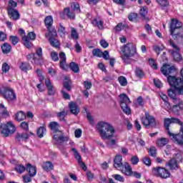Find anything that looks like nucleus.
Listing matches in <instances>:
<instances>
[{
    "label": "nucleus",
    "mask_w": 183,
    "mask_h": 183,
    "mask_svg": "<svg viewBox=\"0 0 183 183\" xmlns=\"http://www.w3.org/2000/svg\"><path fill=\"white\" fill-rule=\"evenodd\" d=\"M160 71L164 76L167 77V82L171 86V89L175 91L176 96H183V69L180 71L182 78L175 76L178 71L174 66L164 64L160 68Z\"/></svg>",
    "instance_id": "obj_1"
},
{
    "label": "nucleus",
    "mask_w": 183,
    "mask_h": 183,
    "mask_svg": "<svg viewBox=\"0 0 183 183\" xmlns=\"http://www.w3.org/2000/svg\"><path fill=\"white\" fill-rule=\"evenodd\" d=\"M164 125L169 137L178 144L183 145V123L178 118L164 119Z\"/></svg>",
    "instance_id": "obj_2"
},
{
    "label": "nucleus",
    "mask_w": 183,
    "mask_h": 183,
    "mask_svg": "<svg viewBox=\"0 0 183 183\" xmlns=\"http://www.w3.org/2000/svg\"><path fill=\"white\" fill-rule=\"evenodd\" d=\"M97 130L102 139H108L107 142V147H112L117 145V140L113 138L115 134V128L111 124L105 122H99L97 123Z\"/></svg>",
    "instance_id": "obj_3"
},
{
    "label": "nucleus",
    "mask_w": 183,
    "mask_h": 183,
    "mask_svg": "<svg viewBox=\"0 0 183 183\" xmlns=\"http://www.w3.org/2000/svg\"><path fill=\"white\" fill-rule=\"evenodd\" d=\"M49 128L52 131L53 134H54L53 139L56 142L64 144V142H68V141H69V137L65 136L62 130H59L61 125H59V123L57 122H50Z\"/></svg>",
    "instance_id": "obj_4"
},
{
    "label": "nucleus",
    "mask_w": 183,
    "mask_h": 183,
    "mask_svg": "<svg viewBox=\"0 0 183 183\" xmlns=\"http://www.w3.org/2000/svg\"><path fill=\"white\" fill-rule=\"evenodd\" d=\"M167 95L174 105L172 107V111L174 115H181L182 112L183 111V100L177 97L175 94V90L172 89H169L167 90Z\"/></svg>",
    "instance_id": "obj_5"
},
{
    "label": "nucleus",
    "mask_w": 183,
    "mask_h": 183,
    "mask_svg": "<svg viewBox=\"0 0 183 183\" xmlns=\"http://www.w3.org/2000/svg\"><path fill=\"white\" fill-rule=\"evenodd\" d=\"M114 167L124 175L131 174V165L128 162L122 163V156L117 154L114 159Z\"/></svg>",
    "instance_id": "obj_6"
},
{
    "label": "nucleus",
    "mask_w": 183,
    "mask_h": 183,
    "mask_svg": "<svg viewBox=\"0 0 183 183\" xmlns=\"http://www.w3.org/2000/svg\"><path fill=\"white\" fill-rule=\"evenodd\" d=\"M182 28V22L179 21L177 19H172L169 26L170 35L172 36L173 39H182L183 35L181 31H177V29H181Z\"/></svg>",
    "instance_id": "obj_7"
},
{
    "label": "nucleus",
    "mask_w": 183,
    "mask_h": 183,
    "mask_svg": "<svg viewBox=\"0 0 183 183\" xmlns=\"http://www.w3.org/2000/svg\"><path fill=\"white\" fill-rule=\"evenodd\" d=\"M0 95L7 102H15L16 101V93H15L14 89L9 86H2L0 88Z\"/></svg>",
    "instance_id": "obj_8"
},
{
    "label": "nucleus",
    "mask_w": 183,
    "mask_h": 183,
    "mask_svg": "<svg viewBox=\"0 0 183 183\" xmlns=\"http://www.w3.org/2000/svg\"><path fill=\"white\" fill-rule=\"evenodd\" d=\"M152 174L157 178H161L162 179H167L171 177V172L169 170L162 167H156L152 169Z\"/></svg>",
    "instance_id": "obj_9"
},
{
    "label": "nucleus",
    "mask_w": 183,
    "mask_h": 183,
    "mask_svg": "<svg viewBox=\"0 0 183 183\" xmlns=\"http://www.w3.org/2000/svg\"><path fill=\"white\" fill-rule=\"evenodd\" d=\"M120 98V107L126 115H131V107H129V104H131V99L125 94L119 95Z\"/></svg>",
    "instance_id": "obj_10"
},
{
    "label": "nucleus",
    "mask_w": 183,
    "mask_h": 183,
    "mask_svg": "<svg viewBox=\"0 0 183 183\" xmlns=\"http://www.w3.org/2000/svg\"><path fill=\"white\" fill-rule=\"evenodd\" d=\"M0 131L3 137L6 138L9 137V135H11V134H14L16 131V128L12 122H9L6 124H1Z\"/></svg>",
    "instance_id": "obj_11"
},
{
    "label": "nucleus",
    "mask_w": 183,
    "mask_h": 183,
    "mask_svg": "<svg viewBox=\"0 0 183 183\" xmlns=\"http://www.w3.org/2000/svg\"><path fill=\"white\" fill-rule=\"evenodd\" d=\"M142 124L145 127V128H155L157 127V121H155V117L151 116L149 112H146L144 113V117H142Z\"/></svg>",
    "instance_id": "obj_12"
},
{
    "label": "nucleus",
    "mask_w": 183,
    "mask_h": 183,
    "mask_svg": "<svg viewBox=\"0 0 183 183\" xmlns=\"http://www.w3.org/2000/svg\"><path fill=\"white\" fill-rule=\"evenodd\" d=\"M169 44L170 46L173 48V49H175V51L174 50L171 51V54L172 55L174 61L176 62H182V60H183L182 55L179 54V51H181V49L178 46H177V44H175L173 39H170L169 40Z\"/></svg>",
    "instance_id": "obj_13"
},
{
    "label": "nucleus",
    "mask_w": 183,
    "mask_h": 183,
    "mask_svg": "<svg viewBox=\"0 0 183 183\" xmlns=\"http://www.w3.org/2000/svg\"><path fill=\"white\" fill-rule=\"evenodd\" d=\"M35 39H36V34L34 31H30L26 36L22 37L23 45H24L27 49H31L32 46H34V44H32L31 41H35Z\"/></svg>",
    "instance_id": "obj_14"
},
{
    "label": "nucleus",
    "mask_w": 183,
    "mask_h": 183,
    "mask_svg": "<svg viewBox=\"0 0 183 183\" xmlns=\"http://www.w3.org/2000/svg\"><path fill=\"white\" fill-rule=\"evenodd\" d=\"M54 24V18L52 16H47L44 19V25L49 32V34H51L53 36H58V34L56 33V29L52 27Z\"/></svg>",
    "instance_id": "obj_15"
},
{
    "label": "nucleus",
    "mask_w": 183,
    "mask_h": 183,
    "mask_svg": "<svg viewBox=\"0 0 183 183\" xmlns=\"http://www.w3.org/2000/svg\"><path fill=\"white\" fill-rule=\"evenodd\" d=\"M121 51L124 55L134 56L137 54V46L132 43H128L121 47Z\"/></svg>",
    "instance_id": "obj_16"
},
{
    "label": "nucleus",
    "mask_w": 183,
    "mask_h": 183,
    "mask_svg": "<svg viewBox=\"0 0 183 183\" xmlns=\"http://www.w3.org/2000/svg\"><path fill=\"white\" fill-rule=\"evenodd\" d=\"M59 56L60 58L59 66L61 69H63V71H68L69 66H68V64H66V55L65 54V52L61 51L59 54Z\"/></svg>",
    "instance_id": "obj_17"
},
{
    "label": "nucleus",
    "mask_w": 183,
    "mask_h": 183,
    "mask_svg": "<svg viewBox=\"0 0 183 183\" xmlns=\"http://www.w3.org/2000/svg\"><path fill=\"white\" fill-rule=\"evenodd\" d=\"M72 152H74V158L78 161L79 165H80L81 168L83 169L84 171H86L88 169L86 165L82 162V157L78 152L76 148H71Z\"/></svg>",
    "instance_id": "obj_18"
},
{
    "label": "nucleus",
    "mask_w": 183,
    "mask_h": 183,
    "mask_svg": "<svg viewBox=\"0 0 183 183\" xmlns=\"http://www.w3.org/2000/svg\"><path fill=\"white\" fill-rule=\"evenodd\" d=\"M69 109L73 115H78L79 112H81V109L79 108V106H78V104L75 102H69Z\"/></svg>",
    "instance_id": "obj_19"
},
{
    "label": "nucleus",
    "mask_w": 183,
    "mask_h": 183,
    "mask_svg": "<svg viewBox=\"0 0 183 183\" xmlns=\"http://www.w3.org/2000/svg\"><path fill=\"white\" fill-rule=\"evenodd\" d=\"M7 14L10 19H12L13 21H18L21 18V14H19V11L16 9H10L9 10H7Z\"/></svg>",
    "instance_id": "obj_20"
},
{
    "label": "nucleus",
    "mask_w": 183,
    "mask_h": 183,
    "mask_svg": "<svg viewBox=\"0 0 183 183\" xmlns=\"http://www.w3.org/2000/svg\"><path fill=\"white\" fill-rule=\"evenodd\" d=\"M49 42L51 45V46H53V48H56L58 49L61 46V43L59 41L58 39H55L56 36H53L52 34H49Z\"/></svg>",
    "instance_id": "obj_21"
},
{
    "label": "nucleus",
    "mask_w": 183,
    "mask_h": 183,
    "mask_svg": "<svg viewBox=\"0 0 183 183\" xmlns=\"http://www.w3.org/2000/svg\"><path fill=\"white\" fill-rule=\"evenodd\" d=\"M139 14L142 18L143 21H146V22H149V17L147 16V15H148V7L142 6L139 9Z\"/></svg>",
    "instance_id": "obj_22"
},
{
    "label": "nucleus",
    "mask_w": 183,
    "mask_h": 183,
    "mask_svg": "<svg viewBox=\"0 0 183 183\" xmlns=\"http://www.w3.org/2000/svg\"><path fill=\"white\" fill-rule=\"evenodd\" d=\"M26 171L30 177H35V175H36V167L33 166L29 163L26 166Z\"/></svg>",
    "instance_id": "obj_23"
},
{
    "label": "nucleus",
    "mask_w": 183,
    "mask_h": 183,
    "mask_svg": "<svg viewBox=\"0 0 183 183\" xmlns=\"http://www.w3.org/2000/svg\"><path fill=\"white\" fill-rule=\"evenodd\" d=\"M1 52L4 54H8L12 51V46L8 42H4L1 46Z\"/></svg>",
    "instance_id": "obj_24"
},
{
    "label": "nucleus",
    "mask_w": 183,
    "mask_h": 183,
    "mask_svg": "<svg viewBox=\"0 0 183 183\" xmlns=\"http://www.w3.org/2000/svg\"><path fill=\"white\" fill-rule=\"evenodd\" d=\"M45 84L47 88L48 95L49 96L55 95V89H54V85H52V83H51V80L49 79L46 81Z\"/></svg>",
    "instance_id": "obj_25"
},
{
    "label": "nucleus",
    "mask_w": 183,
    "mask_h": 183,
    "mask_svg": "<svg viewBox=\"0 0 183 183\" xmlns=\"http://www.w3.org/2000/svg\"><path fill=\"white\" fill-rule=\"evenodd\" d=\"M29 139V134L28 133H17L16 134V141L21 142V141H26Z\"/></svg>",
    "instance_id": "obj_26"
},
{
    "label": "nucleus",
    "mask_w": 183,
    "mask_h": 183,
    "mask_svg": "<svg viewBox=\"0 0 183 183\" xmlns=\"http://www.w3.org/2000/svg\"><path fill=\"white\" fill-rule=\"evenodd\" d=\"M168 166L169 167V169L171 170L178 169L179 168L178 161L175 158H172L169 161Z\"/></svg>",
    "instance_id": "obj_27"
},
{
    "label": "nucleus",
    "mask_w": 183,
    "mask_h": 183,
    "mask_svg": "<svg viewBox=\"0 0 183 183\" xmlns=\"http://www.w3.org/2000/svg\"><path fill=\"white\" fill-rule=\"evenodd\" d=\"M27 61H31L33 65H41V62H39L38 57L35 56V54H29L26 56Z\"/></svg>",
    "instance_id": "obj_28"
},
{
    "label": "nucleus",
    "mask_w": 183,
    "mask_h": 183,
    "mask_svg": "<svg viewBox=\"0 0 183 183\" xmlns=\"http://www.w3.org/2000/svg\"><path fill=\"white\" fill-rule=\"evenodd\" d=\"M19 69L23 72H28V71H31V69H32V66H31V64L29 63H28L26 61H23L21 63V64L19 66Z\"/></svg>",
    "instance_id": "obj_29"
},
{
    "label": "nucleus",
    "mask_w": 183,
    "mask_h": 183,
    "mask_svg": "<svg viewBox=\"0 0 183 183\" xmlns=\"http://www.w3.org/2000/svg\"><path fill=\"white\" fill-rule=\"evenodd\" d=\"M72 81L71 79H68L63 81V88L64 91H67V92H71L72 91Z\"/></svg>",
    "instance_id": "obj_30"
},
{
    "label": "nucleus",
    "mask_w": 183,
    "mask_h": 183,
    "mask_svg": "<svg viewBox=\"0 0 183 183\" xmlns=\"http://www.w3.org/2000/svg\"><path fill=\"white\" fill-rule=\"evenodd\" d=\"M14 119H16V121H18L19 122H21V121L26 119V114H25V112H24L23 111H20L15 114Z\"/></svg>",
    "instance_id": "obj_31"
},
{
    "label": "nucleus",
    "mask_w": 183,
    "mask_h": 183,
    "mask_svg": "<svg viewBox=\"0 0 183 183\" xmlns=\"http://www.w3.org/2000/svg\"><path fill=\"white\" fill-rule=\"evenodd\" d=\"M35 55H37L38 58H37V61H39V62H40V65H42V62H44V57L43 55L44 54L42 53V48L41 47H39L36 49V53Z\"/></svg>",
    "instance_id": "obj_32"
},
{
    "label": "nucleus",
    "mask_w": 183,
    "mask_h": 183,
    "mask_svg": "<svg viewBox=\"0 0 183 183\" xmlns=\"http://www.w3.org/2000/svg\"><path fill=\"white\" fill-rule=\"evenodd\" d=\"M42 169L44 171L49 172V171H52V169H54V164H52L51 162H44L42 164Z\"/></svg>",
    "instance_id": "obj_33"
},
{
    "label": "nucleus",
    "mask_w": 183,
    "mask_h": 183,
    "mask_svg": "<svg viewBox=\"0 0 183 183\" xmlns=\"http://www.w3.org/2000/svg\"><path fill=\"white\" fill-rule=\"evenodd\" d=\"M168 142H169V140L167 138L162 137L157 140L156 144H157V147L162 148V147H165V145H167V144H168Z\"/></svg>",
    "instance_id": "obj_34"
},
{
    "label": "nucleus",
    "mask_w": 183,
    "mask_h": 183,
    "mask_svg": "<svg viewBox=\"0 0 183 183\" xmlns=\"http://www.w3.org/2000/svg\"><path fill=\"white\" fill-rule=\"evenodd\" d=\"M46 134V127L45 126L39 127L36 130V134L39 138H44V135Z\"/></svg>",
    "instance_id": "obj_35"
},
{
    "label": "nucleus",
    "mask_w": 183,
    "mask_h": 183,
    "mask_svg": "<svg viewBox=\"0 0 183 183\" xmlns=\"http://www.w3.org/2000/svg\"><path fill=\"white\" fill-rule=\"evenodd\" d=\"M93 26H97L99 29H104V21L102 20L98 21L97 18L93 19L92 21Z\"/></svg>",
    "instance_id": "obj_36"
},
{
    "label": "nucleus",
    "mask_w": 183,
    "mask_h": 183,
    "mask_svg": "<svg viewBox=\"0 0 183 183\" xmlns=\"http://www.w3.org/2000/svg\"><path fill=\"white\" fill-rule=\"evenodd\" d=\"M68 66L73 72H74V74H78V72H79V66L76 62H70Z\"/></svg>",
    "instance_id": "obj_37"
},
{
    "label": "nucleus",
    "mask_w": 183,
    "mask_h": 183,
    "mask_svg": "<svg viewBox=\"0 0 183 183\" xmlns=\"http://www.w3.org/2000/svg\"><path fill=\"white\" fill-rule=\"evenodd\" d=\"M64 14L66 15L69 19H75V13L71 11V9L69 7L64 9Z\"/></svg>",
    "instance_id": "obj_38"
},
{
    "label": "nucleus",
    "mask_w": 183,
    "mask_h": 183,
    "mask_svg": "<svg viewBox=\"0 0 183 183\" xmlns=\"http://www.w3.org/2000/svg\"><path fill=\"white\" fill-rule=\"evenodd\" d=\"M0 115L6 117H9V112H8V109L3 104H0Z\"/></svg>",
    "instance_id": "obj_39"
},
{
    "label": "nucleus",
    "mask_w": 183,
    "mask_h": 183,
    "mask_svg": "<svg viewBox=\"0 0 183 183\" xmlns=\"http://www.w3.org/2000/svg\"><path fill=\"white\" fill-rule=\"evenodd\" d=\"M66 115H68V113L65 112V109L56 113V117L59 118V121L64 122H66V120L65 119V117H66Z\"/></svg>",
    "instance_id": "obj_40"
},
{
    "label": "nucleus",
    "mask_w": 183,
    "mask_h": 183,
    "mask_svg": "<svg viewBox=\"0 0 183 183\" xmlns=\"http://www.w3.org/2000/svg\"><path fill=\"white\" fill-rule=\"evenodd\" d=\"M159 97L164 102V105H166L167 107H171V104L169 103V99L168 98V96L167 94L161 92L159 93Z\"/></svg>",
    "instance_id": "obj_41"
},
{
    "label": "nucleus",
    "mask_w": 183,
    "mask_h": 183,
    "mask_svg": "<svg viewBox=\"0 0 183 183\" xmlns=\"http://www.w3.org/2000/svg\"><path fill=\"white\" fill-rule=\"evenodd\" d=\"M156 2L162 8V9L169 6V1L168 0H156Z\"/></svg>",
    "instance_id": "obj_42"
},
{
    "label": "nucleus",
    "mask_w": 183,
    "mask_h": 183,
    "mask_svg": "<svg viewBox=\"0 0 183 183\" xmlns=\"http://www.w3.org/2000/svg\"><path fill=\"white\" fill-rule=\"evenodd\" d=\"M58 33L59 34L60 36L62 38L66 35V29L62 24H59V26L58 28Z\"/></svg>",
    "instance_id": "obj_43"
},
{
    "label": "nucleus",
    "mask_w": 183,
    "mask_h": 183,
    "mask_svg": "<svg viewBox=\"0 0 183 183\" xmlns=\"http://www.w3.org/2000/svg\"><path fill=\"white\" fill-rule=\"evenodd\" d=\"M148 154L149 157H152L153 158H157V147H149L148 149Z\"/></svg>",
    "instance_id": "obj_44"
},
{
    "label": "nucleus",
    "mask_w": 183,
    "mask_h": 183,
    "mask_svg": "<svg viewBox=\"0 0 183 183\" xmlns=\"http://www.w3.org/2000/svg\"><path fill=\"white\" fill-rule=\"evenodd\" d=\"M131 57H132V56L124 54L121 56L122 60L126 65H129V64H131Z\"/></svg>",
    "instance_id": "obj_45"
},
{
    "label": "nucleus",
    "mask_w": 183,
    "mask_h": 183,
    "mask_svg": "<svg viewBox=\"0 0 183 183\" xmlns=\"http://www.w3.org/2000/svg\"><path fill=\"white\" fill-rule=\"evenodd\" d=\"M14 170L17 172L18 174H24L25 171H26V167L22 165V164H17L14 167Z\"/></svg>",
    "instance_id": "obj_46"
},
{
    "label": "nucleus",
    "mask_w": 183,
    "mask_h": 183,
    "mask_svg": "<svg viewBox=\"0 0 183 183\" xmlns=\"http://www.w3.org/2000/svg\"><path fill=\"white\" fill-rule=\"evenodd\" d=\"M127 177H134V178H137V179H141V173L138 172H132V167L130 166V174H125Z\"/></svg>",
    "instance_id": "obj_47"
},
{
    "label": "nucleus",
    "mask_w": 183,
    "mask_h": 183,
    "mask_svg": "<svg viewBox=\"0 0 183 183\" xmlns=\"http://www.w3.org/2000/svg\"><path fill=\"white\" fill-rule=\"evenodd\" d=\"M71 9H72V11H76V12L78 14L81 12V7L79 6V4H78V2L71 3Z\"/></svg>",
    "instance_id": "obj_48"
},
{
    "label": "nucleus",
    "mask_w": 183,
    "mask_h": 183,
    "mask_svg": "<svg viewBox=\"0 0 183 183\" xmlns=\"http://www.w3.org/2000/svg\"><path fill=\"white\" fill-rule=\"evenodd\" d=\"M118 81L121 86H127V85H128V81L127 80V78L125 76H120L118 78Z\"/></svg>",
    "instance_id": "obj_49"
},
{
    "label": "nucleus",
    "mask_w": 183,
    "mask_h": 183,
    "mask_svg": "<svg viewBox=\"0 0 183 183\" xmlns=\"http://www.w3.org/2000/svg\"><path fill=\"white\" fill-rule=\"evenodd\" d=\"M135 74L137 78L142 79L144 76H145V73H144V71L139 67L136 68Z\"/></svg>",
    "instance_id": "obj_50"
},
{
    "label": "nucleus",
    "mask_w": 183,
    "mask_h": 183,
    "mask_svg": "<svg viewBox=\"0 0 183 183\" xmlns=\"http://www.w3.org/2000/svg\"><path fill=\"white\" fill-rule=\"evenodd\" d=\"M50 58L54 62H58V61H59V56H58V52L56 51H51L50 53Z\"/></svg>",
    "instance_id": "obj_51"
},
{
    "label": "nucleus",
    "mask_w": 183,
    "mask_h": 183,
    "mask_svg": "<svg viewBox=\"0 0 183 183\" xmlns=\"http://www.w3.org/2000/svg\"><path fill=\"white\" fill-rule=\"evenodd\" d=\"M10 42L11 44L13 45H17V44L19 42V37L16 36H9V38Z\"/></svg>",
    "instance_id": "obj_52"
},
{
    "label": "nucleus",
    "mask_w": 183,
    "mask_h": 183,
    "mask_svg": "<svg viewBox=\"0 0 183 183\" xmlns=\"http://www.w3.org/2000/svg\"><path fill=\"white\" fill-rule=\"evenodd\" d=\"M71 36L73 39H75V41L79 39V34H78V31H76L75 28H71Z\"/></svg>",
    "instance_id": "obj_53"
},
{
    "label": "nucleus",
    "mask_w": 183,
    "mask_h": 183,
    "mask_svg": "<svg viewBox=\"0 0 183 183\" xmlns=\"http://www.w3.org/2000/svg\"><path fill=\"white\" fill-rule=\"evenodd\" d=\"M10 69H11V66H9L8 63L6 62L3 63L1 66V71L3 74H7V72H9Z\"/></svg>",
    "instance_id": "obj_54"
},
{
    "label": "nucleus",
    "mask_w": 183,
    "mask_h": 183,
    "mask_svg": "<svg viewBox=\"0 0 183 183\" xmlns=\"http://www.w3.org/2000/svg\"><path fill=\"white\" fill-rule=\"evenodd\" d=\"M18 6V3L14 0L9 1V6L7 7V10L15 9Z\"/></svg>",
    "instance_id": "obj_55"
},
{
    "label": "nucleus",
    "mask_w": 183,
    "mask_h": 183,
    "mask_svg": "<svg viewBox=\"0 0 183 183\" xmlns=\"http://www.w3.org/2000/svg\"><path fill=\"white\" fill-rule=\"evenodd\" d=\"M34 176H31V174H24L22 176L23 178V182L24 183H29V182H32V178Z\"/></svg>",
    "instance_id": "obj_56"
},
{
    "label": "nucleus",
    "mask_w": 183,
    "mask_h": 183,
    "mask_svg": "<svg viewBox=\"0 0 183 183\" xmlns=\"http://www.w3.org/2000/svg\"><path fill=\"white\" fill-rule=\"evenodd\" d=\"M129 21L131 22H134V21H137L138 19V13L132 12L128 16Z\"/></svg>",
    "instance_id": "obj_57"
},
{
    "label": "nucleus",
    "mask_w": 183,
    "mask_h": 183,
    "mask_svg": "<svg viewBox=\"0 0 183 183\" xmlns=\"http://www.w3.org/2000/svg\"><path fill=\"white\" fill-rule=\"evenodd\" d=\"M142 161L143 164H144V165H147V167H151L152 164V160H151V158H149V157H143Z\"/></svg>",
    "instance_id": "obj_58"
},
{
    "label": "nucleus",
    "mask_w": 183,
    "mask_h": 183,
    "mask_svg": "<svg viewBox=\"0 0 183 183\" xmlns=\"http://www.w3.org/2000/svg\"><path fill=\"white\" fill-rule=\"evenodd\" d=\"M92 54L94 56H97V58H102V51H101L99 49H93Z\"/></svg>",
    "instance_id": "obj_59"
},
{
    "label": "nucleus",
    "mask_w": 183,
    "mask_h": 183,
    "mask_svg": "<svg viewBox=\"0 0 183 183\" xmlns=\"http://www.w3.org/2000/svg\"><path fill=\"white\" fill-rule=\"evenodd\" d=\"M149 64L153 69H158V64H157V61L154 59H149Z\"/></svg>",
    "instance_id": "obj_60"
},
{
    "label": "nucleus",
    "mask_w": 183,
    "mask_h": 183,
    "mask_svg": "<svg viewBox=\"0 0 183 183\" xmlns=\"http://www.w3.org/2000/svg\"><path fill=\"white\" fill-rule=\"evenodd\" d=\"M61 94L62 95L63 99L69 101L71 99V95H69V94H68L64 89L61 90Z\"/></svg>",
    "instance_id": "obj_61"
},
{
    "label": "nucleus",
    "mask_w": 183,
    "mask_h": 183,
    "mask_svg": "<svg viewBox=\"0 0 183 183\" xmlns=\"http://www.w3.org/2000/svg\"><path fill=\"white\" fill-rule=\"evenodd\" d=\"M20 127L24 131H29V124L26 122H23L20 124Z\"/></svg>",
    "instance_id": "obj_62"
},
{
    "label": "nucleus",
    "mask_w": 183,
    "mask_h": 183,
    "mask_svg": "<svg viewBox=\"0 0 183 183\" xmlns=\"http://www.w3.org/2000/svg\"><path fill=\"white\" fill-rule=\"evenodd\" d=\"M130 161L132 165H138V162H139V158L138 156L135 155L132 157Z\"/></svg>",
    "instance_id": "obj_63"
},
{
    "label": "nucleus",
    "mask_w": 183,
    "mask_h": 183,
    "mask_svg": "<svg viewBox=\"0 0 183 183\" xmlns=\"http://www.w3.org/2000/svg\"><path fill=\"white\" fill-rule=\"evenodd\" d=\"M125 28V25L122 23H119L115 27L114 29L117 32H120V31H122Z\"/></svg>",
    "instance_id": "obj_64"
}]
</instances>
